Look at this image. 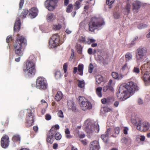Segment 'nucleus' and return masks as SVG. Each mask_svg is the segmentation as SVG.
<instances>
[{
	"label": "nucleus",
	"instance_id": "nucleus-1",
	"mask_svg": "<svg viewBox=\"0 0 150 150\" xmlns=\"http://www.w3.org/2000/svg\"><path fill=\"white\" fill-rule=\"evenodd\" d=\"M15 42L13 45V50L15 54L19 57L15 59V61L18 62L20 61L21 57L23 55V51L27 45V40L24 36L19 37V34L17 35Z\"/></svg>",
	"mask_w": 150,
	"mask_h": 150
},
{
	"label": "nucleus",
	"instance_id": "nucleus-2",
	"mask_svg": "<svg viewBox=\"0 0 150 150\" xmlns=\"http://www.w3.org/2000/svg\"><path fill=\"white\" fill-rule=\"evenodd\" d=\"M104 24V22L102 18L93 17L91 18L88 23V30L93 32L95 30L101 27Z\"/></svg>",
	"mask_w": 150,
	"mask_h": 150
},
{
	"label": "nucleus",
	"instance_id": "nucleus-3",
	"mask_svg": "<svg viewBox=\"0 0 150 150\" xmlns=\"http://www.w3.org/2000/svg\"><path fill=\"white\" fill-rule=\"evenodd\" d=\"M35 59L33 55H31L29 57L30 59L28 60L26 62V69H23L24 72L27 71L28 77H31L34 75L36 72L35 67V63L30 59Z\"/></svg>",
	"mask_w": 150,
	"mask_h": 150
},
{
	"label": "nucleus",
	"instance_id": "nucleus-4",
	"mask_svg": "<svg viewBox=\"0 0 150 150\" xmlns=\"http://www.w3.org/2000/svg\"><path fill=\"white\" fill-rule=\"evenodd\" d=\"M138 87L137 84L133 82H128L126 84H122L120 86V90L125 89L130 95L135 91L138 90Z\"/></svg>",
	"mask_w": 150,
	"mask_h": 150
},
{
	"label": "nucleus",
	"instance_id": "nucleus-5",
	"mask_svg": "<svg viewBox=\"0 0 150 150\" xmlns=\"http://www.w3.org/2000/svg\"><path fill=\"white\" fill-rule=\"evenodd\" d=\"M79 103L82 110H90L92 108V105L91 103L86 99L83 97L79 96Z\"/></svg>",
	"mask_w": 150,
	"mask_h": 150
},
{
	"label": "nucleus",
	"instance_id": "nucleus-6",
	"mask_svg": "<svg viewBox=\"0 0 150 150\" xmlns=\"http://www.w3.org/2000/svg\"><path fill=\"white\" fill-rule=\"evenodd\" d=\"M132 121L133 123L136 124L137 129L141 132H146L149 128L150 125L148 122H143L141 120L139 121L138 122H136L135 120H134V122L132 120Z\"/></svg>",
	"mask_w": 150,
	"mask_h": 150
},
{
	"label": "nucleus",
	"instance_id": "nucleus-7",
	"mask_svg": "<svg viewBox=\"0 0 150 150\" xmlns=\"http://www.w3.org/2000/svg\"><path fill=\"white\" fill-rule=\"evenodd\" d=\"M36 87L40 89H46L47 87V83L46 79L40 76L38 77L36 81Z\"/></svg>",
	"mask_w": 150,
	"mask_h": 150
},
{
	"label": "nucleus",
	"instance_id": "nucleus-8",
	"mask_svg": "<svg viewBox=\"0 0 150 150\" xmlns=\"http://www.w3.org/2000/svg\"><path fill=\"white\" fill-rule=\"evenodd\" d=\"M60 44V38L58 35L55 34L53 35L50 39L49 42V45L51 48H54Z\"/></svg>",
	"mask_w": 150,
	"mask_h": 150
},
{
	"label": "nucleus",
	"instance_id": "nucleus-9",
	"mask_svg": "<svg viewBox=\"0 0 150 150\" xmlns=\"http://www.w3.org/2000/svg\"><path fill=\"white\" fill-rule=\"evenodd\" d=\"M119 92L117 93V97L118 99L121 101L125 100L129 98L130 96V94L128 93L125 89L120 90V86L119 89Z\"/></svg>",
	"mask_w": 150,
	"mask_h": 150
},
{
	"label": "nucleus",
	"instance_id": "nucleus-10",
	"mask_svg": "<svg viewBox=\"0 0 150 150\" xmlns=\"http://www.w3.org/2000/svg\"><path fill=\"white\" fill-rule=\"evenodd\" d=\"M58 2V0H46L45 2V5L49 10L51 11L54 9Z\"/></svg>",
	"mask_w": 150,
	"mask_h": 150
},
{
	"label": "nucleus",
	"instance_id": "nucleus-11",
	"mask_svg": "<svg viewBox=\"0 0 150 150\" xmlns=\"http://www.w3.org/2000/svg\"><path fill=\"white\" fill-rule=\"evenodd\" d=\"M34 113L32 112L31 110H29L26 118V122L28 126H30L34 125Z\"/></svg>",
	"mask_w": 150,
	"mask_h": 150
},
{
	"label": "nucleus",
	"instance_id": "nucleus-12",
	"mask_svg": "<svg viewBox=\"0 0 150 150\" xmlns=\"http://www.w3.org/2000/svg\"><path fill=\"white\" fill-rule=\"evenodd\" d=\"M9 142L8 136L4 135L2 137L1 141V146L4 148H7L9 145Z\"/></svg>",
	"mask_w": 150,
	"mask_h": 150
},
{
	"label": "nucleus",
	"instance_id": "nucleus-13",
	"mask_svg": "<svg viewBox=\"0 0 150 150\" xmlns=\"http://www.w3.org/2000/svg\"><path fill=\"white\" fill-rule=\"evenodd\" d=\"M38 10L36 7H32L29 11V16L32 18H35L38 15Z\"/></svg>",
	"mask_w": 150,
	"mask_h": 150
},
{
	"label": "nucleus",
	"instance_id": "nucleus-14",
	"mask_svg": "<svg viewBox=\"0 0 150 150\" xmlns=\"http://www.w3.org/2000/svg\"><path fill=\"white\" fill-rule=\"evenodd\" d=\"M141 6V2L138 1H134L132 5V10L134 12L137 13L138 12V10L140 8Z\"/></svg>",
	"mask_w": 150,
	"mask_h": 150
},
{
	"label": "nucleus",
	"instance_id": "nucleus-15",
	"mask_svg": "<svg viewBox=\"0 0 150 150\" xmlns=\"http://www.w3.org/2000/svg\"><path fill=\"white\" fill-rule=\"evenodd\" d=\"M59 129V126L57 124L52 126L49 131V134L54 137L55 134L57 132V130Z\"/></svg>",
	"mask_w": 150,
	"mask_h": 150
},
{
	"label": "nucleus",
	"instance_id": "nucleus-16",
	"mask_svg": "<svg viewBox=\"0 0 150 150\" xmlns=\"http://www.w3.org/2000/svg\"><path fill=\"white\" fill-rule=\"evenodd\" d=\"M99 149V143L98 141L95 140L91 143L90 150H98Z\"/></svg>",
	"mask_w": 150,
	"mask_h": 150
},
{
	"label": "nucleus",
	"instance_id": "nucleus-17",
	"mask_svg": "<svg viewBox=\"0 0 150 150\" xmlns=\"http://www.w3.org/2000/svg\"><path fill=\"white\" fill-rule=\"evenodd\" d=\"M110 130V129L109 128L107 129L105 133L101 135V139L105 143H107L108 142L109 138V134Z\"/></svg>",
	"mask_w": 150,
	"mask_h": 150
},
{
	"label": "nucleus",
	"instance_id": "nucleus-18",
	"mask_svg": "<svg viewBox=\"0 0 150 150\" xmlns=\"http://www.w3.org/2000/svg\"><path fill=\"white\" fill-rule=\"evenodd\" d=\"M21 23L20 18H17L14 27V30L16 32L19 31L21 28Z\"/></svg>",
	"mask_w": 150,
	"mask_h": 150
},
{
	"label": "nucleus",
	"instance_id": "nucleus-19",
	"mask_svg": "<svg viewBox=\"0 0 150 150\" xmlns=\"http://www.w3.org/2000/svg\"><path fill=\"white\" fill-rule=\"evenodd\" d=\"M136 53L145 56L147 53V49L145 47H139L137 50Z\"/></svg>",
	"mask_w": 150,
	"mask_h": 150
},
{
	"label": "nucleus",
	"instance_id": "nucleus-20",
	"mask_svg": "<svg viewBox=\"0 0 150 150\" xmlns=\"http://www.w3.org/2000/svg\"><path fill=\"white\" fill-rule=\"evenodd\" d=\"M143 79L144 81L146 83H150V75L148 72L146 71L143 75Z\"/></svg>",
	"mask_w": 150,
	"mask_h": 150
},
{
	"label": "nucleus",
	"instance_id": "nucleus-21",
	"mask_svg": "<svg viewBox=\"0 0 150 150\" xmlns=\"http://www.w3.org/2000/svg\"><path fill=\"white\" fill-rule=\"evenodd\" d=\"M94 126L93 125H89L86 127L85 130L86 132L89 134H91L94 130Z\"/></svg>",
	"mask_w": 150,
	"mask_h": 150
},
{
	"label": "nucleus",
	"instance_id": "nucleus-22",
	"mask_svg": "<svg viewBox=\"0 0 150 150\" xmlns=\"http://www.w3.org/2000/svg\"><path fill=\"white\" fill-rule=\"evenodd\" d=\"M144 56L136 53V59L137 63H139L143 61Z\"/></svg>",
	"mask_w": 150,
	"mask_h": 150
},
{
	"label": "nucleus",
	"instance_id": "nucleus-23",
	"mask_svg": "<svg viewBox=\"0 0 150 150\" xmlns=\"http://www.w3.org/2000/svg\"><path fill=\"white\" fill-rule=\"evenodd\" d=\"M63 95L60 91H58L57 93L55 96L54 99L57 101H60L62 98Z\"/></svg>",
	"mask_w": 150,
	"mask_h": 150
},
{
	"label": "nucleus",
	"instance_id": "nucleus-24",
	"mask_svg": "<svg viewBox=\"0 0 150 150\" xmlns=\"http://www.w3.org/2000/svg\"><path fill=\"white\" fill-rule=\"evenodd\" d=\"M12 139L13 142L19 144L20 143L21 137L19 135L16 134L13 135Z\"/></svg>",
	"mask_w": 150,
	"mask_h": 150
},
{
	"label": "nucleus",
	"instance_id": "nucleus-25",
	"mask_svg": "<svg viewBox=\"0 0 150 150\" xmlns=\"http://www.w3.org/2000/svg\"><path fill=\"white\" fill-rule=\"evenodd\" d=\"M129 69V68L127 66V64L126 63L121 68V71L125 74H126L128 72Z\"/></svg>",
	"mask_w": 150,
	"mask_h": 150
},
{
	"label": "nucleus",
	"instance_id": "nucleus-26",
	"mask_svg": "<svg viewBox=\"0 0 150 150\" xmlns=\"http://www.w3.org/2000/svg\"><path fill=\"white\" fill-rule=\"evenodd\" d=\"M112 75L113 78L118 80H120L123 78V76L121 74H118L115 72H112Z\"/></svg>",
	"mask_w": 150,
	"mask_h": 150
},
{
	"label": "nucleus",
	"instance_id": "nucleus-27",
	"mask_svg": "<svg viewBox=\"0 0 150 150\" xmlns=\"http://www.w3.org/2000/svg\"><path fill=\"white\" fill-rule=\"evenodd\" d=\"M67 105L69 108L71 109L73 111H74L76 110L75 105L74 102H67Z\"/></svg>",
	"mask_w": 150,
	"mask_h": 150
},
{
	"label": "nucleus",
	"instance_id": "nucleus-28",
	"mask_svg": "<svg viewBox=\"0 0 150 150\" xmlns=\"http://www.w3.org/2000/svg\"><path fill=\"white\" fill-rule=\"evenodd\" d=\"M28 13L29 11L28 10L26 9L23 10L19 16L20 18L22 19L25 18Z\"/></svg>",
	"mask_w": 150,
	"mask_h": 150
},
{
	"label": "nucleus",
	"instance_id": "nucleus-29",
	"mask_svg": "<svg viewBox=\"0 0 150 150\" xmlns=\"http://www.w3.org/2000/svg\"><path fill=\"white\" fill-rule=\"evenodd\" d=\"M55 19V17L53 14H48L47 16V20L48 22H50Z\"/></svg>",
	"mask_w": 150,
	"mask_h": 150
},
{
	"label": "nucleus",
	"instance_id": "nucleus-30",
	"mask_svg": "<svg viewBox=\"0 0 150 150\" xmlns=\"http://www.w3.org/2000/svg\"><path fill=\"white\" fill-rule=\"evenodd\" d=\"M78 71L79 72V74L81 76L83 74V65L82 64H79L78 66Z\"/></svg>",
	"mask_w": 150,
	"mask_h": 150
},
{
	"label": "nucleus",
	"instance_id": "nucleus-31",
	"mask_svg": "<svg viewBox=\"0 0 150 150\" xmlns=\"http://www.w3.org/2000/svg\"><path fill=\"white\" fill-rule=\"evenodd\" d=\"M96 84H99L103 81V78L102 76L98 75L96 77Z\"/></svg>",
	"mask_w": 150,
	"mask_h": 150
},
{
	"label": "nucleus",
	"instance_id": "nucleus-32",
	"mask_svg": "<svg viewBox=\"0 0 150 150\" xmlns=\"http://www.w3.org/2000/svg\"><path fill=\"white\" fill-rule=\"evenodd\" d=\"M108 90L111 91H112L113 90V86H109L108 84L103 87V91L104 92H105Z\"/></svg>",
	"mask_w": 150,
	"mask_h": 150
},
{
	"label": "nucleus",
	"instance_id": "nucleus-33",
	"mask_svg": "<svg viewBox=\"0 0 150 150\" xmlns=\"http://www.w3.org/2000/svg\"><path fill=\"white\" fill-rule=\"evenodd\" d=\"M65 132L66 134V137L67 138L70 139L73 136L70 134V132L68 128L65 129Z\"/></svg>",
	"mask_w": 150,
	"mask_h": 150
},
{
	"label": "nucleus",
	"instance_id": "nucleus-34",
	"mask_svg": "<svg viewBox=\"0 0 150 150\" xmlns=\"http://www.w3.org/2000/svg\"><path fill=\"white\" fill-rule=\"evenodd\" d=\"M54 137V136H52L51 135L49 134V135H48L47 136L46 139L47 142L50 144H52L53 142V139Z\"/></svg>",
	"mask_w": 150,
	"mask_h": 150
},
{
	"label": "nucleus",
	"instance_id": "nucleus-35",
	"mask_svg": "<svg viewBox=\"0 0 150 150\" xmlns=\"http://www.w3.org/2000/svg\"><path fill=\"white\" fill-rule=\"evenodd\" d=\"M102 89V87H98L96 89V93L97 95L99 97H101L102 96L101 91Z\"/></svg>",
	"mask_w": 150,
	"mask_h": 150
},
{
	"label": "nucleus",
	"instance_id": "nucleus-36",
	"mask_svg": "<svg viewBox=\"0 0 150 150\" xmlns=\"http://www.w3.org/2000/svg\"><path fill=\"white\" fill-rule=\"evenodd\" d=\"M126 60L127 61H129L132 59V55L129 52H127L125 55Z\"/></svg>",
	"mask_w": 150,
	"mask_h": 150
},
{
	"label": "nucleus",
	"instance_id": "nucleus-37",
	"mask_svg": "<svg viewBox=\"0 0 150 150\" xmlns=\"http://www.w3.org/2000/svg\"><path fill=\"white\" fill-rule=\"evenodd\" d=\"M78 84L79 87L82 88H83L85 85L84 81H83L78 80Z\"/></svg>",
	"mask_w": 150,
	"mask_h": 150
},
{
	"label": "nucleus",
	"instance_id": "nucleus-38",
	"mask_svg": "<svg viewBox=\"0 0 150 150\" xmlns=\"http://www.w3.org/2000/svg\"><path fill=\"white\" fill-rule=\"evenodd\" d=\"M54 76L56 79H58L61 77L60 72L58 70H55L54 73Z\"/></svg>",
	"mask_w": 150,
	"mask_h": 150
},
{
	"label": "nucleus",
	"instance_id": "nucleus-39",
	"mask_svg": "<svg viewBox=\"0 0 150 150\" xmlns=\"http://www.w3.org/2000/svg\"><path fill=\"white\" fill-rule=\"evenodd\" d=\"M101 102L102 104H109L110 102V99L109 98L102 99L101 100Z\"/></svg>",
	"mask_w": 150,
	"mask_h": 150
},
{
	"label": "nucleus",
	"instance_id": "nucleus-40",
	"mask_svg": "<svg viewBox=\"0 0 150 150\" xmlns=\"http://www.w3.org/2000/svg\"><path fill=\"white\" fill-rule=\"evenodd\" d=\"M62 25L58 24L56 25H54L53 26V28L56 30H59L62 28Z\"/></svg>",
	"mask_w": 150,
	"mask_h": 150
},
{
	"label": "nucleus",
	"instance_id": "nucleus-41",
	"mask_svg": "<svg viewBox=\"0 0 150 150\" xmlns=\"http://www.w3.org/2000/svg\"><path fill=\"white\" fill-rule=\"evenodd\" d=\"M54 136L55 139L57 140H59L62 138V135L59 132L56 133Z\"/></svg>",
	"mask_w": 150,
	"mask_h": 150
},
{
	"label": "nucleus",
	"instance_id": "nucleus-42",
	"mask_svg": "<svg viewBox=\"0 0 150 150\" xmlns=\"http://www.w3.org/2000/svg\"><path fill=\"white\" fill-rule=\"evenodd\" d=\"M73 9V5L72 4H69L67 6L66 12L67 13L71 12Z\"/></svg>",
	"mask_w": 150,
	"mask_h": 150
},
{
	"label": "nucleus",
	"instance_id": "nucleus-43",
	"mask_svg": "<svg viewBox=\"0 0 150 150\" xmlns=\"http://www.w3.org/2000/svg\"><path fill=\"white\" fill-rule=\"evenodd\" d=\"M147 27V25L146 24L142 23L140 24L138 26V28L139 29H142L143 28H146Z\"/></svg>",
	"mask_w": 150,
	"mask_h": 150
},
{
	"label": "nucleus",
	"instance_id": "nucleus-44",
	"mask_svg": "<svg viewBox=\"0 0 150 150\" xmlns=\"http://www.w3.org/2000/svg\"><path fill=\"white\" fill-rule=\"evenodd\" d=\"M93 69V66L91 63H90L88 67V72L91 73L92 72Z\"/></svg>",
	"mask_w": 150,
	"mask_h": 150
},
{
	"label": "nucleus",
	"instance_id": "nucleus-45",
	"mask_svg": "<svg viewBox=\"0 0 150 150\" xmlns=\"http://www.w3.org/2000/svg\"><path fill=\"white\" fill-rule=\"evenodd\" d=\"M41 102L42 103L40 105V106H42L43 105V104H44V107L46 108L47 106V103L45 101V100L42 99L41 100Z\"/></svg>",
	"mask_w": 150,
	"mask_h": 150
},
{
	"label": "nucleus",
	"instance_id": "nucleus-46",
	"mask_svg": "<svg viewBox=\"0 0 150 150\" xmlns=\"http://www.w3.org/2000/svg\"><path fill=\"white\" fill-rule=\"evenodd\" d=\"M131 7V5L130 4H127L126 7V11L127 14H128L130 12V9Z\"/></svg>",
	"mask_w": 150,
	"mask_h": 150
},
{
	"label": "nucleus",
	"instance_id": "nucleus-47",
	"mask_svg": "<svg viewBox=\"0 0 150 150\" xmlns=\"http://www.w3.org/2000/svg\"><path fill=\"white\" fill-rule=\"evenodd\" d=\"M68 65L67 63H65L63 66V69L65 73H66L67 70V68L68 67Z\"/></svg>",
	"mask_w": 150,
	"mask_h": 150
},
{
	"label": "nucleus",
	"instance_id": "nucleus-48",
	"mask_svg": "<svg viewBox=\"0 0 150 150\" xmlns=\"http://www.w3.org/2000/svg\"><path fill=\"white\" fill-rule=\"evenodd\" d=\"M57 115L58 116L60 117L63 118L64 117L63 112L61 110H59L58 111Z\"/></svg>",
	"mask_w": 150,
	"mask_h": 150
},
{
	"label": "nucleus",
	"instance_id": "nucleus-49",
	"mask_svg": "<svg viewBox=\"0 0 150 150\" xmlns=\"http://www.w3.org/2000/svg\"><path fill=\"white\" fill-rule=\"evenodd\" d=\"M12 40V36L11 35L8 36L6 39V42L7 43H9Z\"/></svg>",
	"mask_w": 150,
	"mask_h": 150
},
{
	"label": "nucleus",
	"instance_id": "nucleus-50",
	"mask_svg": "<svg viewBox=\"0 0 150 150\" xmlns=\"http://www.w3.org/2000/svg\"><path fill=\"white\" fill-rule=\"evenodd\" d=\"M128 141V139L125 137L123 138L121 140L122 143H124L125 144H127Z\"/></svg>",
	"mask_w": 150,
	"mask_h": 150
},
{
	"label": "nucleus",
	"instance_id": "nucleus-51",
	"mask_svg": "<svg viewBox=\"0 0 150 150\" xmlns=\"http://www.w3.org/2000/svg\"><path fill=\"white\" fill-rule=\"evenodd\" d=\"M24 0H20L19 3V9H21L23 6L24 3Z\"/></svg>",
	"mask_w": 150,
	"mask_h": 150
},
{
	"label": "nucleus",
	"instance_id": "nucleus-52",
	"mask_svg": "<svg viewBox=\"0 0 150 150\" xmlns=\"http://www.w3.org/2000/svg\"><path fill=\"white\" fill-rule=\"evenodd\" d=\"M80 3L79 1H76L75 3V8L78 9L80 7Z\"/></svg>",
	"mask_w": 150,
	"mask_h": 150
},
{
	"label": "nucleus",
	"instance_id": "nucleus-53",
	"mask_svg": "<svg viewBox=\"0 0 150 150\" xmlns=\"http://www.w3.org/2000/svg\"><path fill=\"white\" fill-rule=\"evenodd\" d=\"M120 128L118 127H115L114 128L115 132L117 134H118L119 133L120 131Z\"/></svg>",
	"mask_w": 150,
	"mask_h": 150
},
{
	"label": "nucleus",
	"instance_id": "nucleus-54",
	"mask_svg": "<svg viewBox=\"0 0 150 150\" xmlns=\"http://www.w3.org/2000/svg\"><path fill=\"white\" fill-rule=\"evenodd\" d=\"M114 16L115 19H118L120 16V14L119 13L116 12L114 14Z\"/></svg>",
	"mask_w": 150,
	"mask_h": 150
},
{
	"label": "nucleus",
	"instance_id": "nucleus-55",
	"mask_svg": "<svg viewBox=\"0 0 150 150\" xmlns=\"http://www.w3.org/2000/svg\"><path fill=\"white\" fill-rule=\"evenodd\" d=\"M80 40L82 42L86 43V42L85 38L83 36H82L80 38Z\"/></svg>",
	"mask_w": 150,
	"mask_h": 150
},
{
	"label": "nucleus",
	"instance_id": "nucleus-56",
	"mask_svg": "<svg viewBox=\"0 0 150 150\" xmlns=\"http://www.w3.org/2000/svg\"><path fill=\"white\" fill-rule=\"evenodd\" d=\"M45 118L46 120H49L51 119V117L50 114H47L45 115Z\"/></svg>",
	"mask_w": 150,
	"mask_h": 150
},
{
	"label": "nucleus",
	"instance_id": "nucleus-57",
	"mask_svg": "<svg viewBox=\"0 0 150 150\" xmlns=\"http://www.w3.org/2000/svg\"><path fill=\"white\" fill-rule=\"evenodd\" d=\"M133 71L134 73L138 74L140 71L139 69L138 68L135 67L134 68Z\"/></svg>",
	"mask_w": 150,
	"mask_h": 150
},
{
	"label": "nucleus",
	"instance_id": "nucleus-58",
	"mask_svg": "<svg viewBox=\"0 0 150 150\" xmlns=\"http://www.w3.org/2000/svg\"><path fill=\"white\" fill-rule=\"evenodd\" d=\"M115 0H106V3L109 5L112 4Z\"/></svg>",
	"mask_w": 150,
	"mask_h": 150
},
{
	"label": "nucleus",
	"instance_id": "nucleus-59",
	"mask_svg": "<svg viewBox=\"0 0 150 150\" xmlns=\"http://www.w3.org/2000/svg\"><path fill=\"white\" fill-rule=\"evenodd\" d=\"M95 41V40L93 39H89L88 40L86 41V43L88 44H90L91 43L94 42Z\"/></svg>",
	"mask_w": 150,
	"mask_h": 150
},
{
	"label": "nucleus",
	"instance_id": "nucleus-60",
	"mask_svg": "<svg viewBox=\"0 0 150 150\" xmlns=\"http://www.w3.org/2000/svg\"><path fill=\"white\" fill-rule=\"evenodd\" d=\"M112 79H110L109 81L108 84L109 86H112L114 85V84L112 83Z\"/></svg>",
	"mask_w": 150,
	"mask_h": 150
},
{
	"label": "nucleus",
	"instance_id": "nucleus-61",
	"mask_svg": "<svg viewBox=\"0 0 150 150\" xmlns=\"http://www.w3.org/2000/svg\"><path fill=\"white\" fill-rule=\"evenodd\" d=\"M145 67L144 65H142L141 67V71L142 73L143 74V73L144 72V68Z\"/></svg>",
	"mask_w": 150,
	"mask_h": 150
},
{
	"label": "nucleus",
	"instance_id": "nucleus-62",
	"mask_svg": "<svg viewBox=\"0 0 150 150\" xmlns=\"http://www.w3.org/2000/svg\"><path fill=\"white\" fill-rule=\"evenodd\" d=\"M58 146V144L57 143H54L53 144V148L54 149H56L57 148Z\"/></svg>",
	"mask_w": 150,
	"mask_h": 150
},
{
	"label": "nucleus",
	"instance_id": "nucleus-63",
	"mask_svg": "<svg viewBox=\"0 0 150 150\" xmlns=\"http://www.w3.org/2000/svg\"><path fill=\"white\" fill-rule=\"evenodd\" d=\"M128 130V128L127 127H125L123 129V133L125 134H127V131Z\"/></svg>",
	"mask_w": 150,
	"mask_h": 150
},
{
	"label": "nucleus",
	"instance_id": "nucleus-64",
	"mask_svg": "<svg viewBox=\"0 0 150 150\" xmlns=\"http://www.w3.org/2000/svg\"><path fill=\"white\" fill-rule=\"evenodd\" d=\"M33 128L35 132H38V129L37 126H33Z\"/></svg>",
	"mask_w": 150,
	"mask_h": 150
}]
</instances>
